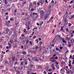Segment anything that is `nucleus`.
Listing matches in <instances>:
<instances>
[{"mask_svg": "<svg viewBox=\"0 0 74 74\" xmlns=\"http://www.w3.org/2000/svg\"><path fill=\"white\" fill-rule=\"evenodd\" d=\"M62 38H62V37L60 38V40L61 41H62Z\"/></svg>", "mask_w": 74, "mask_h": 74, "instance_id": "obj_60", "label": "nucleus"}, {"mask_svg": "<svg viewBox=\"0 0 74 74\" xmlns=\"http://www.w3.org/2000/svg\"><path fill=\"white\" fill-rule=\"evenodd\" d=\"M55 58V59H56V60H57V59H58V57L56 56Z\"/></svg>", "mask_w": 74, "mask_h": 74, "instance_id": "obj_41", "label": "nucleus"}, {"mask_svg": "<svg viewBox=\"0 0 74 74\" xmlns=\"http://www.w3.org/2000/svg\"><path fill=\"white\" fill-rule=\"evenodd\" d=\"M25 47L26 48H28V45H27V44H25Z\"/></svg>", "mask_w": 74, "mask_h": 74, "instance_id": "obj_31", "label": "nucleus"}, {"mask_svg": "<svg viewBox=\"0 0 74 74\" xmlns=\"http://www.w3.org/2000/svg\"><path fill=\"white\" fill-rule=\"evenodd\" d=\"M6 25H7V26H9V24H8V22H6Z\"/></svg>", "mask_w": 74, "mask_h": 74, "instance_id": "obj_42", "label": "nucleus"}, {"mask_svg": "<svg viewBox=\"0 0 74 74\" xmlns=\"http://www.w3.org/2000/svg\"><path fill=\"white\" fill-rule=\"evenodd\" d=\"M40 13H41V14H42L43 15L44 14V10H41L40 11Z\"/></svg>", "mask_w": 74, "mask_h": 74, "instance_id": "obj_15", "label": "nucleus"}, {"mask_svg": "<svg viewBox=\"0 0 74 74\" xmlns=\"http://www.w3.org/2000/svg\"><path fill=\"white\" fill-rule=\"evenodd\" d=\"M29 42V39L27 38V40L26 41V44H28V43Z\"/></svg>", "mask_w": 74, "mask_h": 74, "instance_id": "obj_12", "label": "nucleus"}, {"mask_svg": "<svg viewBox=\"0 0 74 74\" xmlns=\"http://www.w3.org/2000/svg\"><path fill=\"white\" fill-rule=\"evenodd\" d=\"M64 21L65 22V25H67L68 23V22H67V18H66L64 20Z\"/></svg>", "mask_w": 74, "mask_h": 74, "instance_id": "obj_6", "label": "nucleus"}, {"mask_svg": "<svg viewBox=\"0 0 74 74\" xmlns=\"http://www.w3.org/2000/svg\"><path fill=\"white\" fill-rule=\"evenodd\" d=\"M14 42V41H13V40H10L9 42H10V44H12V42Z\"/></svg>", "mask_w": 74, "mask_h": 74, "instance_id": "obj_22", "label": "nucleus"}, {"mask_svg": "<svg viewBox=\"0 0 74 74\" xmlns=\"http://www.w3.org/2000/svg\"><path fill=\"white\" fill-rule=\"evenodd\" d=\"M48 16H49L46 14V15H45L44 16V19L46 20L48 18Z\"/></svg>", "mask_w": 74, "mask_h": 74, "instance_id": "obj_5", "label": "nucleus"}, {"mask_svg": "<svg viewBox=\"0 0 74 74\" xmlns=\"http://www.w3.org/2000/svg\"><path fill=\"white\" fill-rule=\"evenodd\" d=\"M56 66L57 69H59V65H56Z\"/></svg>", "mask_w": 74, "mask_h": 74, "instance_id": "obj_19", "label": "nucleus"}, {"mask_svg": "<svg viewBox=\"0 0 74 74\" xmlns=\"http://www.w3.org/2000/svg\"><path fill=\"white\" fill-rule=\"evenodd\" d=\"M43 23V21H42L40 23V26H41V25H42Z\"/></svg>", "mask_w": 74, "mask_h": 74, "instance_id": "obj_33", "label": "nucleus"}, {"mask_svg": "<svg viewBox=\"0 0 74 74\" xmlns=\"http://www.w3.org/2000/svg\"><path fill=\"white\" fill-rule=\"evenodd\" d=\"M52 69L53 70H55V67L54 66H53Z\"/></svg>", "mask_w": 74, "mask_h": 74, "instance_id": "obj_63", "label": "nucleus"}, {"mask_svg": "<svg viewBox=\"0 0 74 74\" xmlns=\"http://www.w3.org/2000/svg\"><path fill=\"white\" fill-rule=\"evenodd\" d=\"M51 10H49L47 12V13L46 14V15H50V14H51Z\"/></svg>", "mask_w": 74, "mask_h": 74, "instance_id": "obj_4", "label": "nucleus"}, {"mask_svg": "<svg viewBox=\"0 0 74 74\" xmlns=\"http://www.w3.org/2000/svg\"><path fill=\"white\" fill-rule=\"evenodd\" d=\"M37 4H38V5H40L41 4V6H42V5L43 4V2H42V0H41L40 1H38V2L37 3Z\"/></svg>", "mask_w": 74, "mask_h": 74, "instance_id": "obj_2", "label": "nucleus"}, {"mask_svg": "<svg viewBox=\"0 0 74 74\" xmlns=\"http://www.w3.org/2000/svg\"><path fill=\"white\" fill-rule=\"evenodd\" d=\"M73 1H74V0H73V1H71V2H70V4H71V3H72L73 2Z\"/></svg>", "mask_w": 74, "mask_h": 74, "instance_id": "obj_49", "label": "nucleus"}, {"mask_svg": "<svg viewBox=\"0 0 74 74\" xmlns=\"http://www.w3.org/2000/svg\"><path fill=\"white\" fill-rule=\"evenodd\" d=\"M17 63H18V62L17 61H16V62H15V63L14 64V65L16 64H17Z\"/></svg>", "mask_w": 74, "mask_h": 74, "instance_id": "obj_58", "label": "nucleus"}, {"mask_svg": "<svg viewBox=\"0 0 74 74\" xmlns=\"http://www.w3.org/2000/svg\"><path fill=\"white\" fill-rule=\"evenodd\" d=\"M5 4H7V0H5Z\"/></svg>", "mask_w": 74, "mask_h": 74, "instance_id": "obj_34", "label": "nucleus"}, {"mask_svg": "<svg viewBox=\"0 0 74 74\" xmlns=\"http://www.w3.org/2000/svg\"><path fill=\"white\" fill-rule=\"evenodd\" d=\"M63 47H60V49H63Z\"/></svg>", "mask_w": 74, "mask_h": 74, "instance_id": "obj_53", "label": "nucleus"}, {"mask_svg": "<svg viewBox=\"0 0 74 74\" xmlns=\"http://www.w3.org/2000/svg\"><path fill=\"white\" fill-rule=\"evenodd\" d=\"M21 36L23 37L24 36H25V35H24V34H21Z\"/></svg>", "mask_w": 74, "mask_h": 74, "instance_id": "obj_59", "label": "nucleus"}, {"mask_svg": "<svg viewBox=\"0 0 74 74\" xmlns=\"http://www.w3.org/2000/svg\"><path fill=\"white\" fill-rule=\"evenodd\" d=\"M58 14H59V15H61V14H62V12H59L58 13Z\"/></svg>", "mask_w": 74, "mask_h": 74, "instance_id": "obj_52", "label": "nucleus"}, {"mask_svg": "<svg viewBox=\"0 0 74 74\" xmlns=\"http://www.w3.org/2000/svg\"><path fill=\"white\" fill-rule=\"evenodd\" d=\"M63 1L65 3H67V1H69V0H63Z\"/></svg>", "mask_w": 74, "mask_h": 74, "instance_id": "obj_29", "label": "nucleus"}, {"mask_svg": "<svg viewBox=\"0 0 74 74\" xmlns=\"http://www.w3.org/2000/svg\"><path fill=\"white\" fill-rule=\"evenodd\" d=\"M26 26L27 27V28L28 29H30V28L29 27V25H27V24L26 25Z\"/></svg>", "mask_w": 74, "mask_h": 74, "instance_id": "obj_13", "label": "nucleus"}, {"mask_svg": "<svg viewBox=\"0 0 74 74\" xmlns=\"http://www.w3.org/2000/svg\"><path fill=\"white\" fill-rule=\"evenodd\" d=\"M66 32H69V30L68 29V28H67L66 29Z\"/></svg>", "mask_w": 74, "mask_h": 74, "instance_id": "obj_54", "label": "nucleus"}, {"mask_svg": "<svg viewBox=\"0 0 74 74\" xmlns=\"http://www.w3.org/2000/svg\"><path fill=\"white\" fill-rule=\"evenodd\" d=\"M62 42H64V43H66V40H64V39L63 38H62Z\"/></svg>", "mask_w": 74, "mask_h": 74, "instance_id": "obj_18", "label": "nucleus"}, {"mask_svg": "<svg viewBox=\"0 0 74 74\" xmlns=\"http://www.w3.org/2000/svg\"><path fill=\"white\" fill-rule=\"evenodd\" d=\"M32 5V3H30L29 4V7H31Z\"/></svg>", "mask_w": 74, "mask_h": 74, "instance_id": "obj_43", "label": "nucleus"}, {"mask_svg": "<svg viewBox=\"0 0 74 74\" xmlns=\"http://www.w3.org/2000/svg\"><path fill=\"white\" fill-rule=\"evenodd\" d=\"M50 61H51L52 62H55V58L54 57H52L50 58Z\"/></svg>", "mask_w": 74, "mask_h": 74, "instance_id": "obj_3", "label": "nucleus"}, {"mask_svg": "<svg viewBox=\"0 0 74 74\" xmlns=\"http://www.w3.org/2000/svg\"><path fill=\"white\" fill-rule=\"evenodd\" d=\"M23 62H21V66H23Z\"/></svg>", "mask_w": 74, "mask_h": 74, "instance_id": "obj_38", "label": "nucleus"}, {"mask_svg": "<svg viewBox=\"0 0 74 74\" xmlns=\"http://www.w3.org/2000/svg\"><path fill=\"white\" fill-rule=\"evenodd\" d=\"M26 1L25 0L24 1H23V3H22L23 5H25V4H26Z\"/></svg>", "mask_w": 74, "mask_h": 74, "instance_id": "obj_20", "label": "nucleus"}, {"mask_svg": "<svg viewBox=\"0 0 74 74\" xmlns=\"http://www.w3.org/2000/svg\"><path fill=\"white\" fill-rule=\"evenodd\" d=\"M8 12H6L5 13V15H8Z\"/></svg>", "mask_w": 74, "mask_h": 74, "instance_id": "obj_64", "label": "nucleus"}, {"mask_svg": "<svg viewBox=\"0 0 74 74\" xmlns=\"http://www.w3.org/2000/svg\"><path fill=\"white\" fill-rule=\"evenodd\" d=\"M30 16H32V18L35 17V18H34L33 19L34 21H36L37 18L39 16V15L38 14V13L34 12L32 14H30Z\"/></svg>", "mask_w": 74, "mask_h": 74, "instance_id": "obj_1", "label": "nucleus"}, {"mask_svg": "<svg viewBox=\"0 0 74 74\" xmlns=\"http://www.w3.org/2000/svg\"><path fill=\"white\" fill-rule=\"evenodd\" d=\"M71 61L70 60H69V64H71Z\"/></svg>", "mask_w": 74, "mask_h": 74, "instance_id": "obj_55", "label": "nucleus"}, {"mask_svg": "<svg viewBox=\"0 0 74 74\" xmlns=\"http://www.w3.org/2000/svg\"><path fill=\"white\" fill-rule=\"evenodd\" d=\"M5 63L7 64H8V62H7V60H6V61H5Z\"/></svg>", "mask_w": 74, "mask_h": 74, "instance_id": "obj_36", "label": "nucleus"}, {"mask_svg": "<svg viewBox=\"0 0 74 74\" xmlns=\"http://www.w3.org/2000/svg\"><path fill=\"white\" fill-rule=\"evenodd\" d=\"M54 44H52L51 45V47H49V48L50 49H52V47H54Z\"/></svg>", "mask_w": 74, "mask_h": 74, "instance_id": "obj_25", "label": "nucleus"}, {"mask_svg": "<svg viewBox=\"0 0 74 74\" xmlns=\"http://www.w3.org/2000/svg\"><path fill=\"white\" fill-rule=\"evenodd\" d=\"M51 3H52L53 4H54V1L53 0H52L51 2Z\"/></svg>", "mask_w": 74, "mask_h": 74, "instance_id": "obj_47", "label": "nucleus"}, {"mask_svg": "<svg viewBox=\"0 0 74 74\" xmlns=\"http://www.w3.org/2000/svg\"><path fill=\"white\" fill-rule=\"evenodd\" d=\"M10 21H14V20L12 18H10Z\"/></svg>", "mask_w": 74, "mask_h": 74, "instance_id": "obj_50", "label": "nucleus"}, {"mask_svg": "<svg viewBox=\"0 0 74 74\" xmlns=\"http://www.w3.org/2000/svg\"><path fill=\"white\" fill-rule=\"evenodd\" d=\"M17 57L19 58V57H20V54H19V53L18 54V55H17Z\"/></svg>", "mask_w": 74, "mask_h": 74, "instance_id": "obj_46", "label": "nucleus"}, {"mask_svg": "<svg viewBox=\"0 0 74 74\" xmlns=\"http://www.w3.org/2000/svg\"><path fill=\"white\" fill-rule=\"evenodd\" d=\"M56 37L57 38H60V35H57L56 36Z\"/></svg>", "mask_w": 74, "mask_h": 74, "instance_id": "obj_27", "label": "nucleus"}, {"mask_svg": "<svg viewBox=\"0 0 74 74\" xmlns=\"http://www.w3.org/2000/svg\"><path fill=\"white\" fill-rule=\"evenodd\" d=\"M4 66H3V65L1 66H0V69H2L3 68H4Z\"/></svg>", "mask_w": 74, "mask_h": 74, "instance_id": "obj_32", "label": "nucleus"}, {"mask_svg": "<svg viewBox=\"0 0 74 74\" xmlns=\"http://www.w3.org/2000/svg\"><path fill=\"white\" fill-rule=\"evenodd\" d=\"M53 16H52L51 17L50 19H49V21H51V20H52L53 19Z\"/></svg>", "mask_w": 74, "mask_h": 74, "instance_id": "obj_24", "label": "nucleus"}, {"mask_svg": "<svg viewBox=\"0 0 74 74\" xmlns=\"http://www.w3.org/2000/svg\"><path fill=\"white\" fill-rule=\"evenodd\" d=\"M66 73H69V74H70V71H68L66 72Z\"/></svg>", "mask_w": 74, "mask_h": 74, "instance_id": "obj_62", "label": "nucleus"}, {"mask_svg": "<svg viewBox=\"0 0 74 74\" xmlns=\"http://www.w3.org/2000/svg\"><path fill=\"white\" fill-rule=\"evenodd\" d=\"M6 49H9V48H9V47L8 46H6Z\"/></svg>", "mask_w": 74, "mask_h": 74, "instance_id": "obj_45", "label": "nucleus"}, {"mask_svg": "<svg viewBox=\"0 0 74 74\" xmlns=\"http://www.w3.org/2000/svg\"><path fill=\"white\" fill-rule=\"evenodd\" d=\"M56 50H57V51H58L59 50V48H58L57 47H56Z\"/></svg>", "mask_w": 74, "mask_h": 74, "instance_id": "obj_56", "label": "nucleus"}, {"mask_svg": "<svg viewBox=\"0 0 74 74\" xmlns=\"http://www.w3.org/2000/svg\"><path fill=\"white\" fill-rule=\"evenodd\" d=\"M26 29H24V30H23V31L25 33H26Z\"/></svg>", "mask_w": 74, "mask_h": 74, "instance_id": "obj_48", "label": "nucleus"}, {"mask_svg": "<svg viewBox=\"0 0 74 74\" xmlns=\"http://www.w3.org/2000/svg\"><path fill=\"white\" fill-rule=\"evenodd\" d=\"M0 48H3V46L1 45H0Z\"/></svg>", "mask_w": 74, "mask_h": 74, "instance_id": "obj_57", "label": "nucleus"}, {"mask_svg": "<svg viewBox=\"0 0 74 74\" xmlns=\"http://www.w3.org/2000/svg\"><path fill=\"white\" fill-rule=\"evenodd\" d=\"M68 15V13L67 12H66V13L64 15V16H65L66 17H67Z\"/></svg>", "mask_w": 74, "mask_h": 74, "instance_id": "obj_23", "label": "nucleus"}, {"mask_svg": "<svg viewBox=\"0 0 74 74\" xmlns=\"http://www.w3.org/2000/svg\"><path fill=\"white\" fill-rule=\"evenodd\" d=\"M39 49L40 51H41V49H42V48L41 47V46H39Z\"/></svg>", "mask_w": 74, "mask_h": 74, "instance_id": "obj_35", "label": "nucleus"}, {"mask_svg": "<svg viewBox=\"0 0 74 74\" xmlns=\"http://www.w3.org/2000/svg\"><path fill=\"white\" fill-rule=\"evenodd\" d=\"M34 60H35L36 62H38V59L36 57L34 58Z\"/></svg>", "mask_w": 74, "mask_h": 74, "instance_id": "obj_7", "label": "nucleus"}, {"mask_svg": "<svg viewBox=\"0 0 74 74\" xmlns=\"http://www.w3.org/2000/svg\"><path fill=\"white\" fill-rule=\"evenodd\" d=\"M8 46H9V48H10L11 47H12V45H11V44L10 43H8Z\"/></svg>", "mask_w": 74, "mask_h": 74, "instance_id": "obj_11", "label": "nucleus"}, {"mask_svg": "<svg viewBox=\"0 0 74 74\" xmlns=\"http://www.w3.org/2000/svg\"><path fill=\"white\" fill-rule=\"evenodd\" d=\"M50 21H51V20H49V21H47V23H49V22H50Z\"/></svg>", "mask_w": 74, "mask_h": 74, "instance_id": "obj_61", "label": "nucleus"}, {"mask_svg": "<svg viewBox=\"0 0 74 74\" xmlns=\"http://www.w3.org/2000/svg\"><path fill=\"white\" fill-rule=\"evenodd\" d=\"M43 73H44V74H47V72H46V71H44Z\"/></svg>", "mask_w": 74, "mask_h": 74, "instance_id": "obj_44", "label": "nucleus"}, {"mask_svg": "<svg viewBox=\"0 0 74 74\" xmlns=\"http://www.w3.org/2000/svg\"><path fill=\"white\" fill-rule=\"evenodd\" d=\"M29 43L30 44V45H32V42L31 41H30Z\"/></svg>", "mask_w": 74, "mask_h": 74, "instance_id": "obj_51", "label": "nucleus"}, {"mask_svg": "<svg viewBox=\"0 0 74 74\" xmlns=\"http://www.w3.org/2000/svg\"><path fill=\"white\" fill-rule=\"evenodd\" d=\"M34 9H33V8H31L30 10V11H32V12H33V11H34Z\"/></svg>", "mask_w": 74, "mask_h": 74, "instance_id": "obj_30", "label": "nucleus"}, {"mask_svg": "<svg viewBox=\"0 0 74 74\" xmlns=\"http://www.w3.org/2000/svg\"><path fill=\"white\" fill-rule=\"evenodd\" d=\"M46 36V35L44 34H43V35H42V36L43 37V38H44V37H45V36Z\"/></svg>", "mask_w": 74, "mask_h": 74, "instance_id": "obj_37", "label": "nucleus"}, {"mask_svg": "<svg viewBox=\"0 0 74 74\" xmlns=\"http://www.w3.org/2000/svg\"><path fill=\"white\" fill-rule=\"evenodd\" d=\"M36 1H35L33 2V4L34 5H36Z\"/></svg>", "mask_w": 74, "mask_h": 74, "instance_id": "obj_17", "label": "nucleus"}, {"mask_svg": "<svg viewBox=\"0 0 74 74\" xmlns=\"http://www.w3.org/2000/svg\"><path fill=\"white\" fill-rule=\"evenodd\" d=\"M70 73L71 74H72L73 73V71H71V70H70Z\"/></svg>", "mask_w": 74, "mask_h": 74, "instance_id": "obj_28", "label": "nucleus"}, {"mask_svg": "<svg viewBox=\"0 0 74 74\" xmlns=\"http://www.w3.org/2000/svg\"><path fill=\"white\" fill-rule=\"evenodd\" d=\"M60 30H62V31H63V30H64H64L63 29V27H61Z\"/></svg>", "mask_w": 74, "mask_h": 74, "instance_id": "obj_26", "label": "nucleus"}, {"mask_svg": "<svg viewBox=\"0 0 74 74\" xmlns=\"http://www.w3.org/2000/svg\"><path fill=\"white\" fill-rule=\"evenodd\" d=\"M69 25V26H71V25H72V24H71V23H69L68 24Z\"/></svg>", "mask_w": 74, "mask_h": 74, "instance_id": "obj_39", "label": "nucleus"}, {"mask_svg": "<svg viewBox=\"0 0 74 74\" xmlns=\"http://www.w3.org/2000/svg\"><path fill=\"white\" fill-rule=\"evenodd\" d=\"M56 38V37H55L53 41H52V42L53 43H55V42H56V40H55Z\"/></svg>", "mask_w": 74, "mask_h": 74, "instance_id": "obj_9", "label": "nucleus"}, {"mask_svg": "<svg viewBox=\"0 0 74 74\" xmlns=\"http://www.w3.org/2000/svg\"><path fill=\"white\" fill-rule=\"evenodd\" d=\"M12 59L13 62H14V60H15V57L14 56H13L12 57Z\"/></svg>", "mask_w": 74, "mask_h": 74, "instance_id": "obj_8", "label": "nucleus"}, {"mask_svg": "<svg viewBox=\"0 0 74 74\" xmlns=\"http://www.w3.org/2000/svg\"><path fill=\"white\" fill-rule=\"evenodd\" d=\"M12 31H11L9 32V34H8V36L9 37L10 36V35H11V34H12Z\"/></svg>", "mask_w": 74, "mask_h": 74, "instance_id": "obj_10", "label": "nucleus"}, {"mask_svg": "<svg viewBox=\"0 0 74 74\" xmlns=\"http://www.w3.org/2000/svg\"><path fill=\"white\" fill-rule=\"evenodd\" d=\"M69 42V45H68V47H71V42Z\"/></svg>", "mask_w": 74, "mask_h": 74, "instance_id": "obj_16", "label": "nucleus"}, {"mask_svg": "<svg viewBox=\"0 0 74 74\" xmlns=\"http://www.w3.org/2000/svg\"><path fill=\"white\" fill-rule=\"evenodd\" d=\"M6 32H10V29L8 28H7L5 29Z\"/></svg>", "mask_w": 74, "mask_h": 74, "instance_id": "obj_14", "label": "nucleus"}, {"mask_svg": "<svg viewBox=\"0 0 74 74\" xmlns=\"http://www.w3.org/2000/svg\"><path fill=\"white\" fill-rule=\"evenodd\" d=\"M42 42L41 41L40 42V43H39L40 45H42Z\"/></svg>", "mask_w": 74, "mask_h": 74, "instance_id": "obj_40", "label": "nucleus"}, {"mask_svg": "<svg viewBox=\"0 0 74 74\" xmlns=\"http://www.w3.org/2000/svg\"><path fill=\"white\" fill-rule=\"evenodd\" d=\"M23 55H26V52L25 51H23Z\"/></svg>", "mask_w": 74, "mask_h": 74, "instance_id": "obj_21", "label": "nucleus"}]
</instances>
